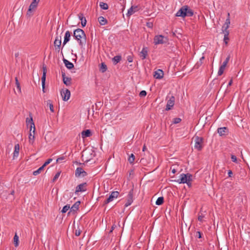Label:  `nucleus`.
I'll return each instance as SVG.
<instances>
[{
  "label": "nucleus",
  "instance_id": "3",
  "mask_svg": "<svg viewBox=\"0 0 250 250\" xmlns=\"http://www.w3.org/2000/svg\"><path fill=\"white\" fill-rule=\"evenodd\" d=\"M192 177V175L189 173H182L180 174V178L175 181L179 184L186 183L188 186H190Z\"/></svg>",
  "mask_w": 250,
  "mask_h": 250
},
{
  "label": "nucleus",
  "instance_id": "11",
  "mask_svg": "<svg viewBox=\"0 0 250 250\" xmlns=\"http://www.w3.org/2000/svg\"><path fill=\"white\" fill-rule=\"evenodd\" d=\"M62 43V38L61 36H57L54 42V45L55 47L56 50L59 52L60 49L61 45Z\"/></svg>",
  "mask_w": 250,
  "mask_h": 250
},
{
  "label": "nucleus",
  "instance_id": "41",
  "mask_svg": "<svg viewBox=\"0 0 250 250\" xmlns=\"http://www.w3.org/2000/svg\"><path fill=\"white\" fill-rule=\"evenodd\" d=\"M70 208V206L69 205H66L65 206H64L62 210V213H65L66 212V211Z\"/></svg>",
  "mask_w": 250,
  "mask_h": 250
},
{
  "label": "nucleus",
  "instance_id": "39",
  "mask_svg": "<svg viewBox=\"0 0 250 250\" xmlns=\"http://www.w3.org/2000/svg\"><path fill=\"white\" fill-rule=\"evenodd\" d=\"M15 82H16V85L17 88L19 90V92H21V88L20 83L18 80L17 77L15 78Z\"/></svg>",
  "mask_w": 250,
  "mask_h": 250
},
{
  "label": "nucleus",
  "instance_id": "7",
  "mask_svg": "<svg viewBox=\"0 0 250 250\" xmlns=\"http://www.w3.org/2000/svg\"><path fill=\"white\" fill-rule=\"evenodd\" d=\"M87 184L86 182L83 183L78 185L76 188V190L75 192V194H78V193L80 192L85 191L87 190Z\"/></svg>",
  "mask_w": 250,
  "mask_h": 250
},
{
  "label": "nucleus",
  "instance_id": "10",
  "mask_svg": "<svg viewBox=\"0 0 250 250\" xmlns=\"http://www.w3.org/2000/svg\"><path fill=\"white\" fill-rule=\"evenodd\" d=\"M87 175V173L82 167H77L75 171V176L77 177L80 176L84 177Z\"/></svg>",
  "mask_w": 250,
  "mask_h": 250
},
{
  "label": "nucleus",
  "instance_id": "30",
  "mask_svg": "<svg viewBox=\"0 0 250 250\" xmlns=\"http://www.w3.org/2000/svg\"><path fill=\"white\" fill-rule=\"evenodd\" d=\"M224 33V41L225 42V43L227 44L228 43V41L229 40V31H223Z\"/></svg>",
  "mask_w": 250,
  "mask_h": 250
},
{
  "label": "nucleus",
  "instance_id": "49",
  "mask_svg": "<svg viewBox=\"0 0 250 250\" xmlns=\"http://www.w3.org/2000/svg\"><path fill=\"white\" fill-rule=\"evenodd\" d=\"M204 217V216L202 214H201V215H199L198 217V221H199L200 222H202L203 219Z\"/></svg>",
  "mask_w": 250,
  "mask_h": 250
},
{
  "label": "nucleus",
  "instance_id": "20",
  "mask_svg": "<svg viewBox=\"0 0 250 250\" xmlns=\"http://www.w3.org/2000/svg\"><path fill=\"white\" fill-rule=\"evenodd\" d=\"M71 34L70 32L69 31H67L65 32L64 38V41L63 42V46H64V45L69 41L70 38Z\"/></svg>",
  "mask_w": 250,
  "mask_h": 250
},
{
  "label": "nucleus",
  "instance_id": "16",
  "mask_svg": "<svg viewBox=\"0 0 250 250\" xmlns=\"http://www.w3.org/2000/svg\"><path fill=\"white\" fill-rule=\"evenodd\" d=\"M217 132L220 136L227 135L229 132V129L226 127L218 128Z\"/></svg>",
  "mask_w": 250,
  "mask_h": 250
},
{
  "label": "nucleus",
  "instance_id": "51",
  "mask_svg": "<svg viewBox=\"0 0 250 250\" xmlns=\"http://www.w3.org/2000/svg\"><path fill=\"white\" fill-rule=\"evenodd\" d=\"M127 60L130 62H132L133 61L132 57L131 56H128L127 58Z\"/></svg>",
  "mask_w": 250,
  "mask_h": 250
},
{
  "label": "nucleus",
  "instance_id": "52",
  "mask_svg": "<svg viewBox=\"0 0 250 250\" xmlns=\"http://www.w3.org/2000/svg\"><path fill=\"white\" fill-rule=\"evenodd\" d=\"M81 231L79 230H76L75 232V235L77 236H79L81 234Z\"/></svg>",
  "mask_w": 250,
  "mask_h": 250
},
{
  "label": "nucleus",
  "instance_id": "50",
  "mask_svg": "<svg viewBox=\"0 0 250 250\" xmlns=\"http://www.w3.org/2000/svg\"><path fill=\"white\" fill-rule=\"evenodd\" d=\"M65 158L64 157L62 156V157H59L58 158L57 160H56V162H61V161H62L63 160H64Z\"/></svg>",
  "mask_w": 250,
  "mask_h": 250
},
{
  "label": "nucleus",
  "instance_id": "32",
  "mask_svg": "<svg viewBox=\"0 0 250 250\" xmlns=\"http://www.w3.org/2000/svg\"><path fill=\"white\" fill-rule=\"evenodd\" d=\"M45 167L42 165L39 168H38L37 170H35L33 172V174L35 176H36L41 173V172L43 170Z\"/></svg>",
  "mask_w": 250,
  "mask_h": 250
},
{
  "label": "nucleus",
  "instance_id": "62",
  "mask_svg": "<svg viewBox=\"0 0 250 250\" xmlns=\"http://www.w3.org/2000/svg\"><path fill=\"white\" fill-rule=\"evenodd\" d=\"M14 193H15V191H14V190H13L11 191L10 194L13 195Z\"/></svg>",
  "mask_w": 250,
  "mask_h": 250
},
{
  "label": "nucleus",
  "instance_id": "18",
  "mask_svg": "<svg viewBox=\"0 0 250 250\" xmlns=\"http://www.w3.org/2000/svg\"><path fill=\"white\" fill-rule=\"evenodd\" d=\"M78 17L80 20L81 21V24L83 27L85 26L86 24V20L85 17L83 16V13H80L78 14Z\"/></svg>",
  "mask_w": 250,
  "mask_h": 250
},
{
  "label": "nucleus",
  "instance_id": "13",
  "mask_svg": "<svg viewBox=\"0 0 250 250\" xmlns=\"http://www.w3.org/2000/svg\"><path fill=\"white\" fill-rule=\"evenodd\" d=\"M186 9L185 8V5L182 6L176 13L175 16L176 17H181L184 18L186 17Z\"/></svg>",
  "mask_w": 250,
  "mask_h": 250
},
{
  "label": "nucleus",
  "instance_id": "27",
  "mask_svg": "<svg viewBox=\"0 0 250 250\" xmlns=\"http://www.w3.org/2000/svg\"><path fill=\"white\" fill-rule=\"evenodd\" d=\"M98 21L100 24L102 25H105L107 22V20L102 16H100V17H99Z\"/></svg>",
  "mask_w": 250,
  "mask_h": 250
},
{
  "label": "nucleus",
  "instance_id": "58",
  "mask_svg": "<svg viewBox=\"0 0 250 250\" xmlns=\"http://www.w3.org/2000/svg\"><path fill=\"white\" fill-rule=\"evenodd\" d=\"M232 80H231L229 82V83H228V86H230V85L232 84Z\"/></svg>",
  "mask_w": 250,
  "mask_h": 250
},
{
  "label": "nucleus",
  "instance_id": "24",
  "mask_svg": "<svg viewBox=\"0 0 250 250\" xmlns=\"http://www.w3.org/2000/svg\"><path fill=\"white\" fill-rule=\"evenodd\" d=\"M147 51L148 49L147 47H143L142 50L141 52V57L142 58V59H145L146 58L147 55Z\"/></svg>",
  "mask_w": 250,
  "mask_h": 250
},
{
  "label": "nucleus",
  "instance_id": "53",
  "mask_svg": "<svg viewBox=\"0 0 250 250\" xmlns=\"http://www.w3.org/2000/svg\"><path fill=\"white\" fill-rule=\"evenodd\" d=\"M146 26L149 28H152L153 26V23L152 22H147Z\"/></svg>",
  "mask_w": 250,
  "mask_h": 250
},
{
  "label": "nucleus",
  "instance_id": "22",
  "mask_svg": "<svg viewBox=\"0 0 250 250\" xmlns=\"http://www.w3.org/2000/svg\"><path fill=\"white\" fill-rule=\"evenodd\" d=\"M63 62L65 65V66L69 69H71L74 67V64L67 60L65 59H63Z\"/></svg>",
  "mask_w": 250,
  "mask_h": 250
},
{
  "label": "nucleus",
  "instance_id": "35",
  "mask_svg": "<svg viewBox=\"0 0 250 250\" xmlns=\"http://www.w3.org/2000/svg\"><path fill=\"white\" fill-rule=\"evenodd\" d=\"M164 197H159L157 200L156 201V204L157 205H161L164 203Z\"/></svg>",
  "mask_w": 250,
  "mask_h": 250
},
{
  "label": "nucleus",
  "instance_id": "56",
  "mask_svg": "<svg viewBox=\"0 0 250 250\" xmlns=\"http://www.w3.org/2000/svg\"><path fill=\"white\" fill-rule=\"evenodd\" d=\"M196 233H197V236H198V237L199 238H201V235H202V234H201V233L200 231H197V232H196Z\"/></svg>",
  "mask_w": 250,
  "mask_h": 250
},
{
  "label": "nucleus",
  "instance_id": "40",
  "mask_svg": "<svg viewBox=\"0 0 250 250\" xmlns=\"http://www.w3.org/2000/svg\"><path fill=\"white\" fill-rule=\"evenodd\" d=\"M134 160H135V156L133 154H131V155L129 157V158L128 159V161L130 164H133Z\"/></svg>",
  "mask_w": 250,
  "mask_h": 250
},
{
  "label": "nucleus",
  "instance_id": "31",
  "mask_svg": "<svg viewBox=\"0 0 250 250\" xmlns=\"http://www.w3.org/2000/svg\"><path fill=\"white\" fill-rule=\"evenodd\" d=\"M45 80H46V75H42V91L43 92V93L45 92Z\"/></svg>",
  "mask_w": 250,
  "mask_h": 250
},
{
  "label": "nucleus",
  "instance_id": "15",
  "mask_svg": "<svg viewBox=\"0 0 250 250\" xmlns=\"http://www.w3.org/2000/svg\"><path fill=\"white\" fill-rule=\"evenodd\" d=\"M61 95L62 98V100L64 101H67L70 98V91L68 89H66L65 91L63 92V93L61 92Z\"/></svg>",
  "mask_w": 250,
  "mask_h": 250
},
{
  "label": "nucleus",
  "instance_id": "23",
  "mask_svg": "<svg viewBox=\"0 0 250 250\" xmlns=\"http://www.w3.org/2000/svg\"><path fill=\"white\" fill-rule=\"evenodd\" d=\"M20 151V145L19 144H17L14 147V151L13 153V158L14 159L16 157H17L19 154Z\"/></svg>",
  "mask_w": 250,
  "mask_h": 250
},
{
  "label": "nucleus",
  "instance_id": "34",
  "mask_svg": "<svg viewBox=\"0 0 250 250\" xmlns=\"http://www.w3.org/2000/svg\"><path fill=\"white\" fill-rule=\"evenodd\" d=\"M46 103H47V104L49 106L50 111L52 112H54V107H53V105L52 104V101L50 100H48L46 101Z\"/></svg>",
  "mask_w": 250,
  "mask_h": 250
},
{
  "label": "nucleus",
  "instance_id": "17",
  "mask_svg": "<svg viewBox=\"0 0 250 250\" xmlns=\"http://www.w3.org/2000/svg\"><path fill=\"white\" fill-rule=\"evenodd\" d=\"M154 77L157 79H161L163 77L164 72L161 69H158L154 72Z\"/></svg>",
  "mask_w": 250,
  "mask_h": 250
},
{
  "label": "nucleus",
  "instance_id": "45",
  "mask_svg": "<svg viewBox=\"0 0 250 250\" xmlns=\"http://www.w3.org/2000/svg\"><path fill=\"white\" fill-rule=\"evenodd\" d=\"M42 71H43L42 75H46V73H47V68L45 64H43V65H42Z\"/></svg>",
  "mask_w": 250,
  "mask_h": 250
},
{
  "label": "nucleus",
  "instance_id": "59",
  "mask_svg": "<svg viewBox=\"0 0 250 250\" xmlns=\"http://www.w3.org/2000/svg\"><path fill=\"white\" fill-rule=\"evenodd\" d=\"M134 10H135V12L138 10V6H134Z\"/></svg>",
  "mask_w": 250,
  "mask_h": 250
},
{
  "label": "nucleus",
  "instance_id": "1",
  "mask_svg": "<svg viewBox=\"0 0 250 250\" xmlns=\"http://www.w3.org/2000/svg\"><path fill=\"white\" fill-rule=\"evenodd\" d=\"M73 37L77 40L81 46H83L86 43V35L84 31L80 28L75 30L73 32Z\"/></svg>",
  "mask_w": 250,
  "mask_h": 250
},
{
  "label": "nucleus",
  "instance_id": "5",
  "mask_svg": "<svg viewBox=\"0 0 250 250\" xmlns=\"http://www.w3.org/2000/svg\"><path fill=\"white\" fill-rule=\"evenodd\" d=\"M119 195L118 191H112L108 198L105 200L103 203V206H105L109 203L112 202L114 199L117 198Z\"/></svg>",
  "mask_w": 250,
  "mask_h": 250
},
{
  "label": "nucleus",
  "instance_id": "8",
  "mask_svg": "<svg viewBox=\"0 0 250 250\" xmlns=\"http://www.w3.org/2000/svg\"><path fill=\"white\" fill-rule=\"evenodd\" d=\"M164 37L162 35H157L155 36L154 38V43L155 44H163L167 41V39L166 38V40L164 41Z\"/></svg>",
  "mask_w": 250,
  "mask_h": 250
},
{
  "label": "nucleus",
  "instance_id": "19",
  "mask_svg": "<svg viewBox=\"0 0 250 250\" xmlns=\"http://www.w3.org/2000/svg\"><path fill=\"white\" fill-rule=\"evenodd\" d=\"M229 13H228V18L226 19L224 26L223 27V28H225L223 29V31H229L228 29L229 27V25L230 24V20H229Z\"/></svg>",
  "mask_w": 250,
  "mask_h": 250
},
{
  "label": "nucleus",
  "instance_id": "38",
  "mask_svg": "<svg viewBox=\"0 0 250 250\" xmlns=\"http://www.w3.org/2000/svg\"><path fill=\"white\" fill-rule=\"evenodd\" d=\"M135 12V10H134V6H132L128 10L127 13L128 16H130Z\"/></svg>",
  "mask_w": 250,
  "mask_h": 250
},
{
  "label": "nucleus",
  "instance_id": "47",
  "mask_svg": "<svg viewBox=\"0 0 250 250\" xmlns=\"http://www.w3.org/2000/svg\"><path fill=\"white\" fill-rule=\"evenodd\" d=\"M146 92L145 90L141 91L139 93V96L140 97H145L146 95Z\"/></svg>",
  "mask_w": 250,
  "mask_h": 250
},
{
  "label": "nucleus",
  "instance_id": "9",
  "mask_svg": "<svg viewBox=\"0 0 250 250\" xmlns=\"http://www.w3.org/2000/svg\"><path fill=\"white\" fill-rule=\"evenodd\" d=\"M175 103V97L172 96L167 101V104L166 105V110L168 111L171 109V108L174 105Z\"/></svg>",
  "mask_w": 250,
  "mask_h": 250
},
{
  "label": "nucleus",
  "instance_id": "36",
  "mask_svg": "<svg viewBox=\"0 0 250 250\" xmlns=\"http://www.w3.org/2000/svg\"><path fill=\"white\" fill-rule=\"evenodd\" d=\"M13 239L15 246L16 247H18L19 245V237L16 233L15 234Z\"/></svg>",
  "mask_w": 250,
  "mask_h": 250
},
{
  "label": "nucleus",
  "instance_id": "2",
  "mask_svg": "<svg viewBox=\"0 0 250 250\" xmlns=\"http://www.w3.org/2000/svg\"><path fill=\"white\" fill-rule=\"evenodd\" d=\"M30 118H26V123L27 127H30V133L29 134V142L30 144L34 143L35 138V126L32 117L30 115Z\"/></svg>",
  "mask_w": 250,
  "mask_h": 250
},
{
  "label": "nucleus",
  "instance_id": "28",
  "mask_svg": "<svg viewBox=\"0 0 250 250\" xmlns=\"http://www.w3.org/2000/svg\"><path fill=\"white\" fill-rule=\"evenodd\" d=\"M99 70L102 73L105 72L107 70L106 65L104 62L101 63L99 68Z\"/></svg>",
  "mask_w": 250,
  "mask_h": 250
},
{
  "label": "nucleus",
  "instance_id": "61",
  "mask_svg": "<svg viewBox=\"0 0 250 250\" xmlns=\"http://www.w3.org/2000/svg\"><path fill=\"white\" fill-rule=\"evenodd\" d=\"M19 53H18H18H16L15 54V57H16V58H17V57H18L19 56Z\"/></svg>",
  "mask_w": 250,
  "mask_h": 250
},
{
  "label": "nucleus",
  "instance_id": "48",
  "mask_svg": "<svg viewBox=\"0 0 250 250\" xmlns=\"http://www.w3.org/2000/svg\"><path fill=\"white\" fill-rule=\"evenodd\" d=\"M52 161V159L50 158L48 159L43 165L44 167H45L47 165H48L49 164H50Z\"/></svg>",
  "mask_w": 250,
  "mask_h": 250
},
{
  "label": "nucleus",
  "instance_id": "43",
  "mask_svg": "<svg viewBox=\"0 0 250 250\" xmlns=\"http://www.w3.org/2000/svg\"><path fill=\"white\" fill-rule=\"evenodd\" d=\"M181 121V119L180 118H175L173 119V123L174 124H178Z\"/></svg>",
  "mask_w": 250,
  "mask_h": 250
},
{
  "label": "nucleus",
  "instance_id": "6",
  "mask_svg": "<svg viewBox=\"0 0 250 250\" xmlns=\"http://www.w3.org/2000/svg\"><path fill=\"white\" fill-rule=\"evenodd\" d=\"M38 3L39 2H38V0H33V1L30 4L29 9L27 12V15L30 16L32 15V11L35 10V9L36 8Z\"/></svg>",
  "mask_w": 250,
  "mask_h": 250
},
{
  "label": "nucleus",
  "instance_id": "46",
  "mask_svg": "<svg viewBox=\"0 0 250 250\" xmlns=\"http://www.w3.org/2000/svg\"><path fill=\"white\" fill-rule=\"evenodd\" d=\"M231 159L232 161H233V162H235V163H237V164L238 163V161H237V159L235 155H231Z\"/></svg>",
  "mask_w": 250,
  "mask_h": 250
},
{
  "label": "nucleus",
  "instance_id": "21",
  "mask_svg": "<svg viewBox=\"0 0 250 250\" xmlns=\"http://www.w3.org/2000/svg\"><path fill=\"white\" fill-rule=\"evenodd\" d=\"M82 137L83 138L90 137L91 135V131L90 129H86L82 132Z\"/></svg>",
  "mask_w": 250,
  "mask_h": 250
},
{
  "label": "nucleus",
  "instance_id": "29",
  "mask_svg": "<svg viewBox=\"0 0 250 250\" xmlns=\"http://www.w3.org/2000/svg\"><path fill=\"white\" fill-rule=\"evenodd\" d=\"M122 57L121 56L117 55L115 56L113 59L112 61L114 64H116L117 63H118L121 60Z\"/></svg>",
  "mask_w": 250,
  "mask_h": 250
},
{
  "label": "nucleus",
  "instance_id": "33",
  "mask_svg": "<svg viewBox=\"0 0 250 250\" xmlns=\"http://www.w3.org/2000/svg\"><path fill=\"white\" fill-rule=\"evenodd\" d=\"M99 6L102 9L104 10H107L108 8L107 4L104 2H100Z\"/></svg>",
  "mask_w": 250,
  "mask_h": 250
},
{
  "label": "nucleus",
  "instance_id": "25",
  "mask_svg": "<svg viewBox=\"0 0 250 250\" xmlns=\"http://www.w3.org/2000/svg\"><path fill=\"white\" fill-rule=\"evenodd\" d=\"M185 8L186 9V16L191 17L193 15V11L188 6L185 5Z\"/></svg>",
  "mask_w": 250,
  "mask_h": 250
},
{
  "label": "nucleus",
  "instance_id": "42",
  "mask_svg": "<svg viewBox=\"0 0 250 250\" xmlns=\"http://www.w3.org/2000/svg\"><path fill=\"white\" fill-rule=\"evenodd\" d=\"M230 58V56L229 55L227 58L226 59V60L223 62L222 65L226 66L227 64H228L229 59Z\"/></svg>",
  "mask_w": 250,
  "mask_h": 250
},
{
  "label": "nucleus",
  "instance_id": "26",
  "mask_svg": "<svg viewBox=\"0 0 250 250\" xmlns=\"http://www.w3.org/2000/svg\"><path fill=\"white\" fill-rule=\"evenodd\" d=\"M80 202H76L70 208L71 211H75L79 209V206L80 205Z\"/></svg>",
  "mask_w": 250,
  "mask_h": 250
},
{
  "label": "nucleus",
  "instance_id": "55",
  "mask_svg": "<svg viewBox=\"0 0 250 250\" xmlns=\"http://www.w3.org/2000/svg\"><path fill=\"white\" fill-rule=\"evenodd\" d=\"M232 172L231 170H229L228 171V175L229 177H231L232 175Z\"/></svg>",
  "mask_w": 250,
  "mask_h": 250
},
{
  "label": "nucleus",
  "instance_id": "63",
  "mask_svg": "<svg viewBox=\"0 0 250 250\" xmlns=\"http://www.w3.org/2000/svg\"><path fill=\"white\" fill-rule=\"evenodd\" d=\"M176 172V170L175 169H173L172 170V172L173 173H175Z\"/></svg>",
  "mask_w": 250,
  "mask_h": 250
},
{
  "label": "nucleus",
  "instance_id": "44",
  "mask_svg": "<svg viewBox=\"0 0 250 250\" xmlns=\"http://www.w3.org/2000/svg\"><path fill=\"white\" fill-rule=\"evenodd\" d=\"M61 174V172H58L54 176L53 179V182H55L57 179L59 178Z\"/></svg>",
  "mask_w": 250,
  "mask_h": 250
},
{
  "label": "nucleus",
  "instance_id": "60",
  "mask_svg": "<svg viewBox=\"0 0 250 250\" xmlns=\"http://www.w3.org/2000/svg\"><path fill=\"white\" fill-rule=\"evenodd\" d=\"M146 146H145V145H144V146H143V151H145L146 150Z\"/></svg>",
  "mask_w": 250,
  "mask_h": 250
},
{
  "label": "nucleus",
  "instance_id": "57",
  "mask_svg": "<svg viewBox=\"0 0 250 250\" xmlns=\"http://www.w3.org/2000/svg\"><path fill=\"white\" fill-rule=\"evenodd\" d=\"M205 59L204 57H202L200 58V64L202 63V60H204Z\"/></svg>",
  "mask_w": 250,
  "mask_h": 250
},
{
  "label": "nucleus",
  "instance_id": "37",
  "mask_svg": "<svg viewBox=\"0 0 250 250\" xmlns=\"http://www.w3.org/2000/svg\"><path fill=\"white\" fill-rule=\"evenodd\" d=\"M225 67H226V66L222 64L220 66V67H219L218 72V76H221L223 74Z\"/></svg>",
  "mask_w": 250,
  "mask_h": 250
},
{
  "label": "nucleus",
  "instance_id": "54",
  "mask_svg": "<svg viewBox=\"0 0 250 250\" xmlns=\"http://www.w3.org/2000/svg\"><path fill=\"white\" fill-rule=\"evenodd\" d=\"M116 227V225L114 224V225L112 226L111 229L109 231V233H111V232L113 231V230H114V229Z\"/></svg>",
  "mask_w": 250,
  "mask_h": 250
},
{
  "label": "nucleus",
  "instance_id": "12",
  "mask_svg": "<svg viewBox=\"0 0 250 250\" xmlns=\"http://www.w3.org/2000/svg\"><path fill=\"white\" fill-rule=\"evenodd\" d=\"M133 189H131L129 192L127 198V202L125 204V207H127L130 205L133 202Z\"/></svg>",
  "mask_w": 250,
  "mask_h": 250
},
{
  "label": "nucleus",
  "instance_id": "4",
  "mask_svg": "<svg viewBox=\"0 0 250 250\" xmlns=\"http://www.w3.org/2000/svg\"><path fill=\"white\" fill-rule=\"evenodd\" d=\"M195 144L194 148L198 151L202 150L203 147L204 139L203 137L195 136L194 137Z\"/></svg>",
  "mask_w": 250,
  "mask_h": 250
},
{
  "label": "nucleus",
  "instance_id": "14",
  "mask_svg": "<svg viewBox=\"0 0 250 250\" xmlns=\"http://www.w3.org/2000/svg\"><path fill=\"white\" fill-rule=\"evenodd\" d=\"M62 77L63 83L66 86H69L71 84V78L69 77H66L65 73L62 72Z\"/></svg>",
  "mask_w": 250,
  "mask_h": 250
}]
</instances>
